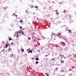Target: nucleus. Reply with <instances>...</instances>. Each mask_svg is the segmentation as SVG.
I'll return each instance as SVG.
<instances>
[{
	"mask_svg": "<svg viewBox=\"0 0 76 76\" xmlns=\"http://www.w3.org/2000/svg\"><path fill=\"white\" fill-rule=\"evenodd\" d=\"M19 33L18 32V31H16L15 32V35H16L17 34L16 37L17 38H18L19 37V36H18V34H19Z\"/></svg>",
	"mask_w": 76,
	"mask_h": 76,
	"instance_id": "obj_1",
	"label": "nucleus"
},
{
	"mask_svg": "<svg viewBox=\"0 0 76 76\" xmlns=\"http://www.w3.org/2000/svg\"><path fill=\"white\" fill-rule=\"evenodd\" d=\"M54 39H56L54 38H53V37H52L50 39V41H53Z\"/></svg>",
	"mask_w": 76,
	"mask_h": 76,
	"instance_id": "obj_2",
	"label": "nucleus"
},
{
	"mask_svg": "<svg viewBox=\"0 0 76 76\" xmlns=\"http://www.w3.org/2000/svg\"><path fill=\"white\" fill-rule=\"evenodd\" d=\"M68 30V28H65V29H64V31H66Z\"/></svg>",
	"mask_w": 76,
	"mask_h": 76,
	"instance_id": "obj_3",
	"label": "nucleus"
},
{
	"mask_svg": "<svg viewBox=\"0 0 76 76\" xmlns=\"http://www.w3.org/2000/svg\"><path fill=\"white\" fill-rule=\"evenodd\" d=\"M68 32H69V33H70V32H72V30H71L70 29H69Z\"/></svg>",
	"mask_w": 76,
	"mask_h": 76,
	"instance_id": "obj_4",
	"label": "nucleus"
},
{
	"mask_svg": "<svg viewBox=\"0 0 76 76\" xmlns=\"http://www.w3.org/2000/svg\"><path fill=\"white\" fill-rule=\"evenodd\" d=\"M8 45V44H6L5 45V47L6 48H7L8 47V46H7Z\"/></svg>",
	"mask_w": 76,
	"mask_h": 76,
	"instance_id": "obj_5",
	"label": "nucleus"
},
{
	"mask_svg": "<svg viewBox=\"0 0 76 76\" xmlns=\"http://www.w3.org/2000/svg\"><path fill=\"white\" fill-rule=\"evenodd\" d=\"M12 40V38L10 37V38H9V41H11V40Z\"/></svg>",
	"mask_w": 76,
	"mask_h": 76,
	"instance_id": "obj_6",
	"label": "nucleus"
},
{
	"mask_svg": "<svg viewBox=\"0 0 76 76\" xmlns=\"http://www.w3.org/2000/svg\"><path fill=\"white\" fill-rule=\"evenodd\" d=\"M21 33L22 34H24V33L23 32V31H21Z\"/></svg>",
	"mask_w": 76,
	"mask_h": 76,
	"instance_id": "obj_7",
	"label": "nucleus"
},
{
	"mask_svg": "<svg viewBox=\"0 0 76 76\" xmlns=\"http://www.w3.org/2000/svg\"><path fill=\"white\" fill-rule=\"evenodd\" d=\"M62 56H63V55H62L61 54H60L59 55V56H60V57H61H61H62Z\"/></svg>",
	"mask_w": 76,
	"mask_h": 76,
	"instance_id": "obj_8",
	"label": "nucleus"
},
{
	"mask_svg": "<svg viewBox=\"0 0 76 76\" xmlns=\"http://www.w3.org/2000/svg\"><path fill=\"white\" fill-rule=\"evenodd\" d=\"M21 51H22V52H24V49H22Z\"/></svg>",
	"mask_w": 76,
	"mask_h": 76,
	"instance_id": "obj_9",
	"label": "nucleus"
},
{
	"mask_svg": "<svg viewBox=\"0 0 76 76\" xmlns=\"http://www.w3.org/2000/svg\"><path fill=\"white\" fill-rule=\"evenodd\" d=\"M61 58H66V57L64 56H63V55H62V57H61Z\"/></svg>",
	"mask_w": 76,
	"mask_h": 76,
	"instance_id": "obj_10",
	"label": "nucleus"
},
{
	"mask_svg": "<svg viewBox=\"0 0 76 76\" xmlns=\"http://www.w3.org/2000/svg\"><path fill=\"white\" fill-rule=\"evenodd\" d=\"M60 35V33H58L57 34V36H59Z\"/></svg>",
	"mask_w": 76,
	"mask_h": 76,
	"instance_id": "obj_11",
	"label": "nucleus"
},
{
	"mask_svg": "<svg viewBox=\"0 0 76 76\" xmlns=\"http://www.w3.org/2000/svg\"><path fill=\"white\" fill-rule=\"evenodd\" d=\"M64 61H61V63H64Z\"/></svg>",
	"mask_w": 76,
	"mask_h": 76,
	"instance_id": "obj_12",
	"label": "nucleus"
},
{
	"mask_svg": "<svg viewBox=\"0 0 76 76\" xmlns=\"http://www.w3.org/2000/svg\"><path fill=\"white\" fill-rule=\"evenodd\" d=\"M56 15H58L59 14V13L58 12H56Z\"/></svg>",
	"mask_w": 76,
	"mask_h": 76,
	"instance_id": "obj_13",
	"label": "nucleus"
},
{
	"mask_svg": "<svg viewBox=\"0 0 76 76\" xmlns=\"http://www.w3.org/2000/svg\"><path fill=\"white\" fill-rule=\"evenodd\" d=\"M63 12L64 13H66V10H64Z\"/></svg>",
	"mask_w": 76,
	"mask_h": 76,
	"instance_id": "obj_14",
	"label": "nucleus"
},
{
	"mask_svg": "<svg viewBox=\"0 0 76 76\" xmlns=\"http://www.w3.org/2000/svg\"><path fill=\"white\" fill-rule=\"evenodd\" d=\"M8 50H9L10 51L11 50V49L10 48H9L8 49Z\"/></svg>",
	"mask_w": 76,
	"mask_h": 76,
	"instance_id": "obj_15",
	"label": "nucleus"
},
{
	"mask_svg": "<svg viewBox=\"0 0 76 76\" xmlns=\"http://www.w3.org/2000/svg\"><path fill=\"white\" fill-rule=\"evenodd\" d=\"M36 61H38V58H36Z\"/></svg>",
	"mask_w": 76,
	"mask_h": 76,
	"instance_id": "obj_16",
	"label": "nucleus"
},
{
	"mask_svg": "<svg viewBox=\"0 0 76 76\" xmlns=\"http://www.w3.org/2000/svg\"><path fill=\"white\" fill-rule=\"evenodd\" d=\"M45 75H47V76H49V75H48V74H47V73H45Z\"/></svg>",
	"mask_w": 76,
	"mask_h": 76,
	"instance_id": "obj_17",
	"label": "nucleus"
},
{
	"mask_svg": "<svg viewBox=\"0 0 76 76\" xmlns=\"http://www.w3.org/2000/svg\"><path fill=\"white\" fill-rule=\"evenodd\" d=\"M22 22H23V20H21L20 21V23Z\"/></svg>",
	"mask_w": 76,
	"mask_h": 76,
	"instance_id": "obj_18",
	"label": "nucleus"
},
{
	"mask_svg": "<svg viewBox=\"0 0 76 76\" xmlns=\"http://www.w3.org/2000/svg\"><path fill=\"white\" fill-rule=\"evenodd\" d=\"M28 39H29V40H31V38H30L29 37H28Z\"/></svg>",
	"mask_w": 76,
	"mask_h": 76,
	"instance_id": "obj_19",
	"label": "nucleus"
},
{
	"mask_svg": "<svg viewBox=\"0 0 76 76\" xmlns=\"http://www.w3.org/2000/svg\"><path fill=\"white\" fill-rule=\"evenodd\" d=\"M29 51L30 53H32V50H30Z\"/></svg>",
	"mask_w": 76,
	"mask_h": 76,
	"instance_id": "obj_20",
	"label": "nucleus"
},
{
	"mask_svg": "<svg viewBox=\"0 0 76 76\" xmlns=\"http://www.w3.org/2000/svg\"><path fill=\"white\" fill-rule=\"evenodd\" d=\"M55 60V58H53L51 60Z\"/></svg>",
	"mask_w": 76,
	"mask_h": 76,
	"instance_id": "obj_21",
	"label": "nucleus"
},
{
	"mask_svg": "<svg viewBox=\"0 0 76 76\" xmlns=\"http://www.w3.org/2000/svg\"><path fill=\"white\" fill-rule=\"evenodd\" d=\"M38 61H37L36 62V64H38Z\"/></svg>",
	"mask_w": 76,
	"mask_h": 76,
	"instance_id": "obj_22",
	"label": "nucleus"
},
{
	"mask_svg": "<svg viewBox=\"0 0 76 76\" xmlns=\"http://www.w3.org/2000/svg\"><path fill=\"white\" fill-rule=\"evenodd\" d=\"M62 44H63L64 45H65V43L64 42H62Z\"/></svg>",
	"mask_w": 76,
	"mask_h": 76,
	"instance_id": "obj_23",
	"label": "nucleus"
},
{
	"mask_svg": "<svg viewBox=\"0 0 76 76\" xmlns=\"http://www.w3.org/2000/svg\"><path fill=\"white\" fill-rule=\"evenodd\" d=\"M35 7H36V8H37V9H38V7L36 6Z\"/></svg>",
	"mask_w": 76,
	"mask_h": 76,
	"instance_id": "obj_24",
	"label": "nucleus"
},
{
	"mask_svg": "<svg viewBox=\"0 0 76 76\" xmlns=\"http://www.w3.org/2000/svg\"><path fill=\"white\" fill-rule=\"evenodd\" d=\"M37 51L38 52H39L40 50H37Z\"/></svg>",
	"mask_w": 76,
	"mask_h": 76,
	"instance_id": "obj_25",
	"label": "nucleus"
},
{
	"mask_svg": "<svg viewBox=\"0 0 76 76\" xmlns=\"http://www.w3.org/2000/svg\"><path fill=\"white\" fill-rule=\"evenodd\" d=\"M69 71H71L72 70V69H70L69 70H68Z\"/></svg>",
	"mask_w": 76,
	"mask_h": 76,
	"instance_id": "obj_26",
	"label": "nucleus"
},
{
	"mask_svg": "<svg viewBox=\"0 0 76 76\" xmlns=\"http://www.w3.org/2000/svg\"><path fill=\"white\" fill-rule=\"evenodd\" d=\"M31 8H33V7H34V6H31Z\"/></svg>",
	"mask_w": 76,
	"mask_h": 76,
	"instance_id": "obj_27",
	"label": "nucleus"
},
{
	"mask_svg": "<svg viewBox=\"0 0 76 76\" xmlns=\"http://www.w3.org/2000/svg\"><path fill=\"white\" fill-rule=\"evenodd\" d=\"M11 44L12 45H13V43L12 42V43H11Z\"/></svg>",
	"mask_w": 76,
	"mask_h": 76,
	"instance_id": "obj_28",
	"label": "nucleus"
},
{
	"mask_svg": "<svg viewBox=\"0 0 76 76\" xmlns=\"http://www.w3.org/2000/svg\"><path fill=\"white\" fill-rule=\"evenodd\" d=\"M11 56H12V57H13V54H11Z\"/></svg>",
	"mask_w": 76,
	"mask_h": 76,
	"instance_id": "obj_29",
	"label": "nucleus"
},
{
	"mask_svg": "<svg viewBox=\"0 0 76 76\" xmlns=\"http://www.w3.org/2000/svg\"><path fill=\"white\" fill-rule=\"evenodd\" d=\"M8 45L9 47H10V45L8 44Z\"/></svg>",
	"mask_w": 76,
	"mask_h": 76,
	"instance_id": "obj_30",
	"label": "nucleus"
},
{
	"mask_svg": "<svg viewBox=\"0 0 76 76\" xmlns=\"http://www.w3.org/2000/svg\"><path fill=\"white\" fill-rule=\"evenodd\" d=\"M55 12H58V10H55Z\"/></svg>",
	"mask_w": 76,
	"mask_h": 76,
	"instance_id": "obj_31",
	"label": "nucleus"
},
{
	"mask_svg": "<svg viewBox=\"0 0 76 76\" xmlns=\"http://www.w3.org/2000/svg\"><path fill=\"white\" fill-rule=\"evenodd\" d=\"M15 16H16V17H17V16H18V15H15Z\"/></svg>",
	"mask_w": 76,
	"mask_h": 76,
	"instance_id": "obj_32",
	"label": "nucleus"
},
{
	"mask_svg": "<svg viewBox=\"0 0 76 76\" xmlns=\"http://www.w3.org/2000/svg\"><path fill=\"white\" fill-rule=\"evenodd\" d=\"M22 26H21V27H20V29H22Z\"/></svg>",
	"mask_w": 76,
	"mask_h": 76,
	"instance_id": "obj_33",
	"label": "nucleus"
},
{
	"mask_svg": "<svg viewBox=\"0 0 76 76\" xmlns=\"http://www.w3.org/2000/svg\"><path fill=\"white\" fill-rule=\"evenodd\" d=\"M28 50H30V49L29 48V49H27V51H28Z\"/></svg>",
	"mask_w": 76,
	"mask_h": 76,
	"instance_id": "obj_34",
	"label": "nucleus"
},
{
	"mask_svg": "<svg viewBox=\"0 0 76 76\" xmlns=\"http://www.w3.org/2000/svg\"><path fill=\"white\" fill-rule=\"evenodd\" d=\"M13 15H16V14L15 13H14Z\"/></svg>",
	"mask_w": 76,
	"mask_h": 76,
	"instance_id": "obj_35",
	"label": "nucleus"
},
{
	"mask_svg": "<svg viewBox=\"0 0 76 76\" xmlns=\"http://www.w3.org/2000/svg\"><path fill=\"white\" fill-rule=\"evenodd\" d=\"M30 53V52L29 51L28 52V53Z\"/></svg>",
	"mask_w": 76,
	"mask_h": 76,
	"instance_id": "obj_36",
	"label": "nucleus"
},
{
	"mask_svg": "<svg viewBox=\"0 0 76 76\" xmlns=\"http://www.w3.org/2000/svg\"><path fill=\"white\" fill-rule=\"evenodd\" d=\"M26 12H28V11L27 10V11H26Z\"/></svg>",
	"mask_w": 76,
	"mask_h": 76,
	"instance_id": "obj_37",
	"label": "nucleus"
},
{
	"mask_svg": "<svg viewBox=\"0 0 76 76\" xmlns=\"http://www.w3.org/2000/svg\"><path fill=\"white\" fill-rule=\"evenodd\" d=\"M32 59H33V60H34V58H32Z\"/></svg>",
	"mask_w": 76,
	"mask_h": 76,
	"instance_id": "obj_38",
	"label": "nucleus"
},
{
	"mask_svg": "<svg viewBox=\"0 0 76 76\" xmlns=\"http://www.w3.org/2000/svg\"><path fill=\"white\" fill-rule=\"evenodd\" d=\"M22 30H24V28L22 29Z\"/></svg>",
	"mask_w": 76,
	"mask_h": 76,
	"instance_id": "obj_39",
	"label": "nucleus"
},
{
	"mask_svg": "<svg viewBox=\"0 0 76 76\" xmlns=\"http://www.w3.org/2000/svg\"><path fill=\"white\" fill-rule=\"evenodd\" d=\"M45 56H47V55H45Z\"/></svg>",
	"mask_w": 76,
	"mask_h": 76,
	"instance_id": "obj_40",
	"label": "nucleus"
},
{
	"mask_svg": "<svg viewBox=\"0 0 76 76\" xmlns=\"http://www.w3.org/2000/svg\"><path fill=\"white\" fill-rule=\"evenodd\" d=\"M53 75H54V73H53Z\"/></svg>",
	"mask_w": 76,
	"mask_h": 76,
	"instance_id": "obj_41",
	"label": "nucleus"
},
{
	"mask_svg": "<svg viewBox=\"0 0 76 76\" xmlns=\"http://www.w3.org/2000/svg\"><path fill=\"white\" fill-rule=\"evenodd\" d=\"M59 57H58V58H59Z\"/></svg>",
	"mask_w": 76,
	"mask_h": 76,
	"instance_id": "obj_42",
	"label": "nucleus"
},
{
	"mask_svg": "<svg viewBox=\"0 0 76 76\" xmlns=\"http://www.w3.org/2000/svg\"><path fill=\"white\" fill-rule=\"evenodd\" d=\"M53 37H54V36H53Z\"/></svg>",
	"mask_w": 76,
	"mask_h": 76,
	"instance_id": "obj_43",
	"label": "nucleus"
},
{
	"mask_svg": "<svg viewBox=\"0 0 76 76\" xmlns=\"http://www.w3.org/2000/svg\"><path fill=\"white\" fill-rule=\"evenodd\" d=\"M29 72H30V71H29Z\"/></svg>",
	"mask_w": 76,
	"mask_h": 76,
	"instance_id": "obj_44",
	"label": "nucleus"
},
{
	"mask_svg": "<svg viewBox=\"0 0 76 76\" xmlns=\"http://www.w3.org/2000/svg\"><path fill=\"white\" fill-rule=\"evenodd\" d=\"M10 56H11V55H10Z\"/></svg>",
	"mask_w": 76,
	"mask_h": 76,
	"instance_id": "obj_45",
	"label": "nucleus"
}]
</instances>
